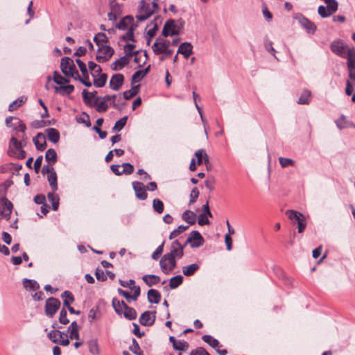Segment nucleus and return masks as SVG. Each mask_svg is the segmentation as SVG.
I'll return each instance as SVG.
<instances>
[{
	"instance_id": "7ed1b4c3",
	"label": "nucleus",
	"mask_w": 355,
	"mask_h": 355,
	"mask_svg": "<svg viewBox=\"0 0 355 355\" xmlns=\"http://www.w3.org/2000/svg\"><path fill=\"white\" fill-rule=\"evenodd\" d=\"M154 13H155V10L151 9L148 3H146L144 0H141L139 3L136 18L138 21H143L148 19Z\"/></svg>"
},
{
	"instance_id": "79ce46f5",
	"label": "nucleus",
	"mask_w": 355,
	"mask_h": 355,
	"mask_svg": "<svg viewBox=\"0 0 355 355\" xmlns=\"http://www.w3.org/2000/svg\"><path fill=\"white\" fill-rule=\"evenodd\" d=\"M61 297L63 300V304L66 307L70 306L74 302L73 295L69 291H64L61 295Z\"/></svg>"
},
{
	"instance_id": "4be33fe9",
	"label": "nucleus",
	"mask_w": 355,
	"mask_h": 355,
	"mask_svg": "<svg viewBox=\"0 0 355 355\" xmlns=\"http://www.w3.org/2000/svg\"><path fill=\"white\" fill-rule=\"evenodd\" d=\"M135 26L134 24V18L131 15H127L122 18L121 21L116 25V27L122 31H125L126 29H129L130 26Z\"/></svg>"
},
{
	"instance_id": "09e8293b",
	"label": "nucleus",
	"mask_w": 355,
	"mask_h": 355,
	"mask_svg": "<svg viewBox=\"0 0 355 355\" xmlns=\"http://www.w3.org/2000/svg\"><path fill=\"white\" fill-rule=\"evenodd\" d=\"M55 89L56 92H59L62 95L71 94L74 90V87L72 85H67L60 87H55Z\"/></svg>"
},
{
	"instance_id": "37998d69",
	"label": "nucleus",
	"mask_w": 355,
	"mask_h": 355,
	"mask_svg": "<svg viewBox=\"0 0 355 355\" xmlns=\"http://www.w3.org/2000/svg\"><path fill=\"white\" fill-rule=\"evenodd\" d=\"M26 97L20 96L9 105L8 110L10 112L16 110L19 107L22 105L26 101Z\"/></svg>"
},
{
	"instance_id": "b1692460",
	"label": "nucleus",
	"mask_w": 355,
	"mask_h": 355,
	"mask_svg": "<svg viewBox=\"0 0 355 355\" xmlns=\"http://www.w3.org/2000/svg\"><path fill=\"white\" fill-rule=\"evenodd\" d=\"M180 53L187 59L193 53V46L190 42L182 43L178 50V54Z\"/></svg>"
},
{
	"instance_id": "423d86ee",
	"label": "nucleus",
	"mask_w": 355,
	"mask_h": 355,
	"mask_svg": "<svg viewBox=\"0 0 355 355\" xmlns=\"http://www.w3.org/2000/svg\"><path fill=\"white\" fill-rule=\"evenodd\" d=\"M43 175L47 174V180L53 191L58 190L57 175L53 167L49 165H44L42 169Z\"/></svg>"
},
{
	"instance_id": "bf43d9fd",
	"label": "nucleus",
	"mask_w": 355,
	"mask_h": 355,
	"mask_svg": "<svg viewBox=\"0 0 355 355\" xmlns=\"http://www.w3.org/2000/svg\"><path fill=\"white\" fill-rule=\"evenodd\" d=\"M127 119H128V117L124 116V117L120 119L119 120H118L115 123L114 126L112 128L113 131L121 130L123 128V127L125 125Z\"/></svg>"
},
{
	"instance_id": "393cba45",
	"label": "nucleus",
	"mask_w": 355,
	"mask_h": 355,
	"mask_svg": "<svg viewBox=\"0 0 355 355\" xmlns=\"http://www.w3.org/2000/svg\"><path fill=\"white\" fill-rule=\"evenodd\" d=\"M299 22L308 33L313 34L315 33L316 26L307 18L302 17L299 19Z\"/></svg>"
},
{
	"instance_id": "ea45409f",
	"label": "nucleus",
	"mask_w": 355,
	"mask_h": 355,
	"mask_svg": "<svg viewBox=\"0 0 355 355\" xmlns=\"http://www.w3.org/2000/svg\"><path fill=\"white\" fill-rule=\"evenodd\" d=\"M23 286L28 291H36L40 288L39 284L33 279H24L23 280Z\"/></svg>"
},
{
	"instance_id": "20e7f679",
	"label": "nucleus",
	"mask_w": 355,
	"mask_h": 355,
	"mask_svg": "<svg viewBox=\"0 0 355 355\" xmlns=\"http://www.w3.org/2000/svg\"><path fill=\"white\" fill-rule=\"evenodd\" d=\"M162 271L164 274H168L176 268L177 263L175 258L171 254H165L159 261Z\"/></svg>"
},
{
	"instance_id": "39448f33",
	"label": "nucleus",
	"mask_w": 355,
	"mask_h": 355,
	"mask_svg": "<svg viewBox=\"0 0 355 355\" xmlns=\"http://www.w3.org/2000/svg\"><path fill=\"white\" fill-rule=\"evenodd\" d=\"M345 58H347V66L349 71V77L350 79L355 80V48L352 47L347 49L345 53Z\"/></svg>"
},
{
	"instance_id": "2eb2a0df",
	"label": "nucleus",
	"mask_w": 355,
	"mask_h": 355,
	"mask_svg": "<svg viewBox=\"0 0 355 355\" xmlns=\"http://www.w3.org/2000/svg\"><path fill=\"white\" fill-rule=\"evenodd\" d=\"M110 12L108 13V19L111 21H116L121 12V5L116 0H109Z\"/></svg>"
},
{
	"instance_id": "13d9d810",
	"label": "nucleus",
	"mask_w": 355,
	"mask_h": 355,
	"mask_svg": "<svg viewBox=\"0 0 355 355\" xmlns=\"http://www.w3.org/2000/svg\"><path fill=\"white\" fill-rule=\"evenodd\" d=\"M132 344L130 347V350L135 355H144L143 351L141 350L137 341L135 338H132Z\"/></svg>"
},
{
	"instance_id": "dca6fc26",
	"label": "nucleus",
	"mask_w": 355,
	"mask_h": 355,
	"mask_svg": "<svg viewBox=\"0 0 355 355\" xmlns=\"http://www.w3.org/2000/svg\"><path fill=\"white\" fill-rule=\"evenodd\" d=\"M185 245V244L182 245L178 240H175L171 243L170 252L167 254H171L175 259H180L184 255V248Z\"/></svg>"
},
{
	"instance_id": "9d476101",
	"label": "nucleus",
	"mask_w": 355,
	"mask_h": 355,
	"mask_svg": "<svg viewBox=\"0 0 355 355\" xmlns=\"http://www.w3.org/2000/svg\"><path fill=\"white\" fill-rule=\"evenodd\" d=\"M60 306V302L55 297H49L45 304V313L47 316L52 318Z\"/></svg>"
},
{
	"instance_id": "a18cd8bd",
	"label": "nucleus",
	"mask_w": 355,
	"mask_h": 355,
	"mask_svg": "<svg viewBox=\"0 0 355 355\" xmlns=\"http://www.w3.org/2000/svg\"><path fill=\"white\" fill-rule=\"evenodd\" d=\"M310 96H311V92L309 90L304 89L302 92V94L297 101V103L300 104V105H308L310 102Z\"/></svg>"
},
{
	"instance_id": "49530a36",
	"label": "nucleus",
	"mask_w": 355,
	"mask_h": 355,
	"mask_svg": "<svg viewBox=\"0 0 355 355\" xmlns=\"http://www.w3.org/2000/svg\"><path fill=\"white\" fill-rule=\"evenodd\" d=\"M122 315L129 320H135L137 315L135 309L128 306V305L125 306V311Z\"/></svg>"
},
{
	"instance_id": "774afa93",
	"label": "nucleus",
	"mask_w": 355,
	"mask_h": 355,
	"mask_svg": "<svg viewBox=\"0 0 355 355\" xmlns=\"http://www.w3.org/2000/svg\"><path fill=\"white\" fill-rule=\"evenodd\" d=\"M123 169L121 171V173L125 175H130L134 171V166L130 163H123L122 164Z\"/></svg>"
},
{
	"instance_id": "f3484780",
	"label": "nucleus",
	"mask_w": 355,
	"mask_h": 355,
	"mask_svg": "<svg viewBox=\"0 0 355 355\" xmlns=\"http://www.w3.org/2000/svg\"><path fill=\"white\" fill-rule=\"evenodd\" d=\"M132 187L135 192V196L138 199L144 200L147 198L148 193L146 192V188L142 182H133Z\"/></svg>"
},
{
	"instance_id": "de8ad7c7",
	"label": "nucleus",
	"mask_w": 355,
	"mask_h": 355,
	"mask_svg": "<svg viewBox=\"0 0 355 355\" xmlns=\"http://www.w3.org/2000/svg\"><path fill=\"white\" fill-rule=\"evenodd\" d=\"M89 351L94 355H98L99 354V347L98 341L96 339H92L87 342Z\"/></svg>"
},
{
	"instance_id": "f704fd0d",
	"label": "nucleus",
	"mask_w": 355,
	"mask_h": 355,
	"mask_svg": "<svg viewBox=\"0 0 355 355\" xmlns=\"http://www.w3.org/2000/svg\"><path fill=\"white\" fill-rule=\"evenodd\" d=\"M182 218L189 225H193L196 221V214L191 210H186L183 212Z\"/></svg>"
},
{
	"instance_id": "9b49d317",
	"label": "nucleus",
	"mask_w": 355,
	"mask_h": 355,
	"mask_svg": "<svg viewBox=\"0 0 355 355\" xmlns=\"http://www.w3.org/2000/svg\"><path fill=\"white\" fill-rule=\"evenodd\" d=\"M347 46L345 44L344 41L342 40H334L330 44L331 51L334 54H336L341 58H345V52L347 51Z\"/></svg>"
},
{
	"instance_id": "c85d7f7f",
	"label": "nucleus",
	"mask_w": 355,
	"mask_h": 355,
	"mask_svg": "<svg viewBox=\"0 0 355 355\" xmlns=\"http://www.w3.org/2000/svg\"><path fill=\"white\" fill-rule=\"evenodd\" d=\"M142 280L148 287H151L160 282V277L155 275H145L142 277Z\"/></svg>"
},
{
	"instance_id": "a211bd4d",
	"label": "nucleus",
	"mask_w": 355,
	"mask_h": 355,
	"mask_svg": "<svg viewBox=\"0 0 355 355\" xmlns=\"http://www.w3.org/2000/svg\"><path fill=\"white\" fill-rule=\"evenodd\" d=\"M10 147L15 149V155L18 159H24L26 157V152L22 149L21 142L19 141L15 137H12L10 140Z\"/></svg>"
},
{
	"instance_id": "052dcab7",
	"label": "nucleus",
	"mask_w": 355,
	"mask_h": 355,
	"mask_svg": "<svg viewBox=\"0 0 355 355\" xmlns=\"http://www.w3.org/2000/svg\"><path fill=\"white\" fill-rule=\"evenodd\" d=\"M15 121H17V131H20L23 133L22 136L21 137V138L22 139H26V134H25V131L26 130V125L18 118H15ZM20 137V136H19Z\"/></svg>"
},
{
	"instance_id": "ddd939ff",
	"label": "nucleus",
	"mask_w": 355,
	"mask_h": 355,
	"mask_svg": "<svg viewBox=\"0 0 355 355\" xmlns=\"http://www.w3.org/2000/svg\"><path fill=\"white\" fill-rule=\"evenodd\" d=\"M162 33L164 37L178 35L179 34V29L175 24V21L174 19L167 20L164 26Z\"/></svg>"
},
{
	"instance_id": "aec40b11",
	"label": "nucleus",
	"mask_w": 355,
	"mask_h": 355,
	"mask_svg": "<svg viewBox=\"0 0 355 355\" xmlns=\"http://www.w3.org/2000/svg\"><path fill=\"white\" fill-rule=\"evenodd\" d=\"M60 334V331L58 329H53L49 331L47 334V337L53 343L60 345L62 346H68L70 343L69 339L66 338L65 340H58V336Z\"/></svg>"
},
{
	"instance_id": "72a5a7b5",
	"label": "nucleus",
	"mask_w": 355,
	"mask_h": 355,
	"mask_svg": "<svg viewBox=\"0 0 355 355\" xmlns=\"http://www.w3.org/2000/svg\"><path fill=\"white\" fill-rule=\"evenodd\" d=\"M161 300V294L155 289H150L148 291V300L150 303L158 304Z\"/></svg>"
},
{
	"instance_id": "f8f14e48",
	"label": "nucleus",
	"mask_w": 355,
	"mask_h": 355,
	"mask_svg": "<svg viewBox=\"0 0 355 355\" xmlns=\"http://www.w3.org/2000/svg\"><path fill=\"white\" fill-rule=\"evenodd\" d=\"M204 242V238L198 231H192L187 239L185 245L189 243L193 248H199L203 245Z\"/></svg>"
},
{
	"instance_id": "473e14b6",
	"label": "nucleus",
	"mask_w": 355,
	"mask_h": 355,
	"mask_svg": "<svg viewBox=\"0 0 355 355\" xmlns=\"http://www.w3.org/2000/svg\"><path fill=\"white\" fill-rule=\"evenodd\" d=\"M98 77L95 76V74H92L94 76V85L96 87H103L105 86L107 82V76L106 73H97Z\"/></svg>"
},
{
	"instance_id": "c756f323",
	"label": "nucleus",
	"mask_w": 355,
	"mask_h": 355,
	"mask_svg": "<svg viewBox=\"0 0 355 355\" xmlns=\"http://www.w3.org/2000/svg\"><path fill=\"white\" fill-rule=\"evenodd\" d=\"M112 304L114 311L119 315L123 314L125 311V308L127 306L123 301H119L116 298H113Z\"/></svg>"
},
{
	"instance_id": "680f3d73",
	"label": "nucleus",
	"mask_w": 355,
	"mask_h": 355,
	"mask_svg": "<svg viewBox=\"0 0 355 355\" xmlns=\"http://www.w3.org/2000/svg\"><path fill=\"white\" fill-rule=\"evenodd\" d=\"M145 77L144 74L141 71V70H138L135 71L132 76L131 80V83L133 85L136 83L140 82Z\"/></svg>"
},
{
	"instance_id": "6e6552de",
	"label": "nucleus",
	"mask_w": 355,
	"mask_h": 355,
	"mask_svg": "<svg viewBox=\"0 0 355 355\" xmlns=\"http://www.w3.org/2000/svg\"><path fill=\"white\" fill-rule=\"evenodd\" d=\"M12 203L6 197L0 198V217L8 220L12 210Z\"/></svg>"
},
{
	"instance_id": "cd10ccee",
	"label": "nucleus",
	"mask_w": 355,
	"mask_h": 355,
	"mask_svg": "<svg viewBox=\"0 0 355 355\" xmlns=\"http://www.w3.org/2000/svg\"><path fill=\"white\" fill-rule=\"evenodd\" d=\"M45 132L47 135V138L49 141L53 142V144H56L60 140V132L58 130L53 128H47L45 130Z\"/></svg>"
},
{
	"instance_id": "f03ea898",
	"label": "nucleus",
	"mask_w": 355,
	"mask_h": 355,
	"mask_svg": "<svg viewBox=\"0 0 355 355\" xmlns=\"http://www.w3.org/2000/svg\"><path fill=\"white\" fill-rule=\"evenodd\" d=\"M60 68L62 72L67 76L74 78L76 74L78 76V71L73 60L69 57H64L61 59Z\"/></svg>"
},
{
	"instance_id": "69168bd1",
	"label": "nucleus",
	"mask_w": 355,
	"mask_h": 355,
	"mask_svg": "<svg viewBox=\"0 0 355 355\" xmlns=\"http://www.w3.org/2000/svg\"><path fill=\"white\" fill-rule=\"evenodd\" d=\"M135 26H130L127 33L122 37L123 40L134 41V30Z\"/></svg>"
},
{
	"instance_id": "6ab92c4d",
	"label": "nucleus",
	"mask_w": 355,
	"mask_h": 355,
	"mask_svg": "<svg viewBox=\"0 0 355 355\" xmlns=\"http://www.w3.org/2000/svg\"><path fill=\"white\" fill-rule=\"evenodd\" d=\"M155 311L151 312L146 311L144 312L139 318L140 324L144 326L153 325L155 321Z\"/></svg>"
},
{
	"instance_id": "412c9836",
	"label": "nucleus",
	"mask_w": 355,
	"mask_h": 355,
	"mask_svg": "<svg viewBox=\"0 0 355 355\" xmlns=\"http://www.w3.org/2000/svg\"><path fill=\"white\" fill-rule=\"evenodd\" d=\"M124 82V76L121 73H116L113 75L110 81V87L113 90H119Z\"/></svg>"
},
{
	"instance_id": "5701e85b",
	"label": "nucleus",
	"mask_w": 355,
	"mask_h": 355,
	"mask_svg": "<svg viewBox=\"0 0 355 355\" xmlns=\"http://www.w3.org/2000/svg\"><path fill=\"white\" fill-rule=\"evenodd\" d=\"M79 329L76 321H73L67 329V334H69V338L71 340L76 339L78 340L80 339Z\"/></svg>"
},
{
	"instance_id": "5fc2aeb1",
	"label": "nucleus",
	"mask_w": 355,
	"mask_h": 355,
	"mask_svg": "<svg viewBox=\"0 0 355 355\" xmlns=\"http://www.w3.org/2000/svg\"><path fill=\"white\" fill-rule=\"evenodd\" d=\"M173 348L178 351H187L189 348V343L184 340H177L174 343Z\"/></svg>"
},
{
	"instance_id": "864d4df0",
	"label": "nucleus",
	"mask_w": 355,
	"mask_h": 355,
	"mask_svg": "<svg viewBox=\"0 0 355 355\" xmlns=\"http://www.w3.org/2000/svg\"><path fill=\"white\" fill-rule=\"evenodd\" d=\"M94 42L96 44V45L99 47L101 46V45H103V43L108 42V39L106 35L103 33H98L96 34L94 38Z\"/></svg>"
},
{
	"instance_id": "8fccbe9b",
	"label": "nucleus",
	"mask_w": 355,
	"mask_h": 355,
	"mask_svg": "<svg viewBox=\"0 0 355 355\" xmlns=\"http://www.w3.org/2000/svg\"><path fill=\"white\" fill-rule=\"evenodd\" d=\"M183 277L182 275H176L173 277L169 280V286L171 289H175L178 288L180 285L182 284Z\"/></svg>"
},
{
	"instance_id": "e2e57ef3",
	"label": "nucleus",
	"mask_w": 355,
	"mask_h": 355,
	"mask_svg": "<svg viewBox=\"0 0 355 355\" xmlns=\"http://www.w3.org/2000/svg\"><path fill=\"white\" fill-rule=\"evenodd\" d=\"M59 322L62 324H67L69 322V320L67 318V312L66 309L62 308L60 312Z\"/></svg>"
},
{
	"instance_id": "c03bdc74",
	"label": "nucleus",
	"mask_w": 355,
	"mask_h": 355,
	"mask_svg": "<svg viewBox=\"0 0 355 355\" xmlns=\"http://www.w3.org/2000/svg\"><path fill=\"white\" fill-rule=\"evenodd\" d=\"M100 99V97H97L94 101V105L96 106V110L97 112H105L108 108V105L103 99L98 102Z\"/></svg>"
},
{
	"instance_id": "3c124183",
	"label": "nucleus",
	"mask_w": 355,
	"mask_h": 355,
	"mask_svg": "<svg viewBox=\"0 0 355 355\" xmlns=\"http://www.w3.org/2000/svg\"><path fill=\"white\" fill-rule=\"evenodd\" d=\"M139 92V85L133 86L130 89L123 92V97L126 100H129L136 96Z\"/></svg>"
},
{
	"instance_id": "f257e3e1",
	"label": "nucleus",
	"mask_w": 355,
	"mask_h": 355,
	"mask_svg": "<svg viewBox=\"0 0 355 355\" xmlns=\"http://www.w3.org/2000/svg\"><path fill=\"white\" fill-rule=\"evenodd\" d=\"M286 214L293 223H297L298 232L302 233L306 227V220L304 216L293 209L287 210Z\"/></svg>"
},
{
	"instance_id": "58836bf2",
	"label": "nucleus",
	"mask_w": 355,
	"mask_h": 355,
	"mask_svg": "<svg viewBox=\"0 0 355 355\" xmlns=\"http://www.w3.org/2000/svg\"><path fill=\"white\" fill-rule=\"evenodd\" d=\"M202 339L204 342L207 343L209 345H210L215 349L220 347L219 341L210 335H204L202 337Z\"/></svg>"
},
{
	"instance_id": "a878e982",
	"label": "nucleus",
	"mask_w": 355,
	"mask_h": 355,
	"mask_svg": "<svg viewBox=\"0 0 355 355\" xmlns=\"http://www.w3.org/2000/svg\"><path fill=\"white\" fill-rule=\"evenodd\" d=\"M33 142L37 150L43 151L46 147V138L44 134L40 132L33 138Z\"/></svg>"
},
{
	"instance_id": "0eeeda50",
	"label": "nucleus",
	"mask_w": 355,
	"mask_h": 355,
	"mask_svg": "<svg viewBox=\"0 0 355 355\" xmlns=\"http://www.w3.org/2000/svg\"><path fill=\"white\" fill-rule=\"evenodd\" d=\"M76 63L83 74V77H81L78 73V76L76 75L74 79L78 80L86 87H91L92 83L89 80V74L85 63L80 59L76 60Z\"/></svg>"
},
{
	"instance_id": "7c9ffc66",
	"label": "nucleus",
	"mask_w": 355,
	"mask_h": 355,
	"mask_svg": "<svg viewBox=\"0 0 355 355\" xmlns=\"http://www.w3.org/2000/svg\"><path fill=\"white\" fill-rule=\"evenodd\" d=\"M45 159L48 162V165L52 166L58 159L56 151L53 148L47 150L45 155Z\"/></svg>"
},
{
	"instance_id": "1a4fd4ad",
	"label": "nucleus",
	"mask_w": 355,
	"mask_h": 355,
	"mask_svg": "<svg viewBox=\"0 0 355 355\" xmlns=\"http://www.w3.org/2000/svg\"><path fill=\"white\" fill-rule=\"evenodd\" d=\"M114 52V49L111 46L101 45L98 47L96 59L98 62H107L112 56Z\"/></svg>"
},
{
	"instance_id": "6e6d98bb",
	"label": "nucleus",
	"mask_w": 355,
	"mask_h": 355,
	"mask_svg": "<svg viewBox=\"0 0 355 355\" xmlns=\"http://www.w3.org/2000/svg\"><path fill=\"white\" fill-rule=\"evenodd\" d=\"M53 80L54 82L60 85L63 86V84L69 83V80L66 78L61 76L60 73H58L57 71H55L53 73Z\"/></svg>"
},
{
	"instance_id": "4468645a",
	"label": "nucleus",
	"mask_w": 355,
	"mask_h": 355,
	"mask_svg": "<svg viewBox=\"0 0 355 355\" xmlns=\"http://www.w3.org/2000/svg\"><path fill=\"white\" fill-rule=\"evenodd\" d=\"M171 42L163 38H157L152 49L156 55L162 54L170 46Z\"/></svg>"
},
{
	"instance_id": "4d7b16f0",
	"label": "nucleus",
	"mask_w": 355,
	"mask_h": 355,
	"mask_svg": "<svg viewBox=\"0 0 355 355\" xmlns=\"http://www.w3.org/2000/svg\"><path fill=\"white\" fill-rule=\"evenodd\" d=\"M189 228V226H184V225H180L175 230H174L173 232H171L169 235V239H173L175 237H177L179 234L184 232Z\"/></svg>"
},
{
	"instance_id": "2f4dec72",
	"label": "nucleus",
	"mask_w": 355,
	"mask_h": 355,
	"mask_svg": "<svg viewBox=\"0 0 355 355\" xmlns=\"http://www.w3.org/2000/svg\"><path fill=\"white\" fill-rule=\"evenodd\" d=\"M200 269L198 263H192L191 265L182 267V273L187 277L192 276Z\"/></svg>"
},
{
	"instance_id": "338daca9",
	"label": "nucleus",
	"mask_w": 355,
	"mask_h": 355,
	"mask_svg": "<svg viewBox=\"0 0 355 355\" xmlns=\"http://www.w3.org/2000/svg\"><path fill=\"white\" fill-rule=\"evenodd\" d=\"M164 241L162 242L161 245H159L156 250L152 254V259L154 260H157L162 254L164 250Z\"/></svg>"
},
{
	"instance_id": "4c0bfd02",
	"label": "nucleus",
	"mask_w": 355,
	"mask_h": 355,
	"mask_svg": "<svg viewBox=\"0 0 355 355\" xmlns=\"http://www.w3.org/2000/svg\"><path fill=\"white\" fill-rule=\"evenodd\" d=\"M96 91L89 92L87 89H83L82 95L84 103L87 105H92V101L96 97Z\"/></svg>"
},
{
	"instance_id": "e433bc0d",
	"label": "nucleus",
	"mask_w": 355,
	"mask_h": 355,
	"mask_svg": "<svg viewBox=\"0 0 355 355\" xmlns=\"http://www.w3.org/2000/svg\"><path fill=\"white\" fill-rule=\"evenodd\" d=\"M195 155L197 158L198 165L202 164L203 162L205 164H209V157L205 150H198L196 152Z\"/></svg>"
},
{
	"instance_id": "c9c22d12",
	"label": "nucleus",
	"mask_w": 355,
	"mask_h": 355,
	"mask_svg": "<svg viewBox=\"0 0 355 355\" xmlns=\"http://www.w3.org/2000/svg\"><path fill=\"white\" fill-rule=\"evenodd\" d=\"M101 316L100 309L98 306L92 307L88 313V320L92 323L95 320L100 319Z\"/></svg>"
},
{
	"instance_id": "a19ab883",
	"label": "nucleus",
	"mask_w": 355,
	"mask_h": 355,
	"mask_svg": "<svg viewBox=\"0 0 355 355\" xmlns=\"http://www.w3.org/2000/svg\"><path fill=\"white\" fill-rule=\"evenodd\" d=\"M47 197L49 202L51 203L52 209L57 211L60 203L59 196L53 191L52 193H49Z\"/></svg>"
},
{
	"instance_id": "603ef678",
	"label": "nucleus",
	"mask_w": 355,
	"mask_h": 355,
	"mask_svg": "<svg viewBox=\"0 0 355 355\" xmlns=\"http://www.w3.org/2000/svg\"><path fill=\"white\" fill-rule=\"evenodd\" d=\"M153 210L157 214H162L164 209V205L163 202L158 198L154 199L153 200Z\"/></svg>"
},
{
	"instance_id": "bb28decb",
	"label": "nucleus",
	"mask_w": 355,
	"mask_h": 355,
	"mask_svg": "<svg viewBox=\"0 0 355 355\" xmlns=\"http://www.w3.org/2000/svg\"><path fill=\"white\" fill-rule=\"evenodd\" d=\"M130 62V58L124 55L119 59L116 60L111 66L113 71H119L122 69L125 66L128 65Z\"/></svg>"
},
{
	"instance_id": "0e129e2a",
	"label": "nucleus",
	"mask_w": 355,
	"mask_h": 355,
	"mask_svg": "<svg viewBox=\"0 0 355 355\" xmlns=\"http://www.w3.org/2000/svg\"><path fill=\"white\" fill-rule=\"evenodd\" d=\"M279 162L282 168L294 165V161L290 158L279 157Z\"/></svg>"
}]
</instances>
